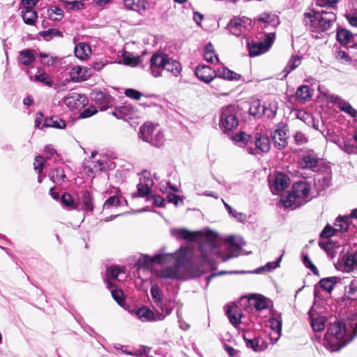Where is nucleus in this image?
Masks as SVG:
<instances>
[{
  "label": "nucleus",
  "mask_w": 357,
  "mask_h": 357,
  "mask_svg": "<svg viewBox=\"0 0 357 357\" xmlns=\"http://www.w3.org/2000/svg\"><path fill=\"white\" fill-rule=\"evenodd\" d=\"M347 335L348 330L345 325L340 321H335L330 324L325 334L326 347H330L332 351L341 349L351 340Z\"/></svg>",
  "instance_id": "f257e3e1"
},
{
  "label": "nucleus",
  "mask_w": 357,
  "mask_h": 357,
  "mask_svg": "<svg viewBox=\"0 0 357 357\" xmlns=\"http://www.w3.org/2000/svg\"><path fill=\"white\" fill-rule=\"evenodd\" d=\"M310 191V184L305 181H298L294 184L291 191L282 195L281 202L285 208L296 209L307 202L306 198Z\"/></svg>",
  "instance_id": "f03ea898"
},
{
  "label": "nucleus",
  "mask_w": 357,
  "mask_h": 357,
  "mask_svg": "<svg viewBox=\"0 0 357 357\" xmlns=\"http://www.w3.org/2000/svg\"><path fill=\"white\" fill-rule=\"evenodd\" d=\"M304 21L307 25L326 32L330 31L336 21V15L332 11L314 12L304 13Z\"/></svg>",
  "instance_id": "7ed1b4c3"
},
{
  "label": "nucleus",
  "mask_w": 357,
  "mask_h": 357,
  "mask_svg": "<svg viewBox=\"0 0 357 357\" xmlns=\"http://www.w3.org/2000/svg\"><path fill=\"white\" fill-rule=\"evenodd\" d=\"M219 126L224 133L234 131L239 124V109L236 105H229L220 109Z\"/></svg>",
  "instance_id": "20e7f679"
},
{
  "label": "nucleus",
  "mask_w": 357,
  "mask_h": 357,
  "mask_svg": "<svg viewBox=\"0 0 357 357\" xmlns=\"http://www.w3.org/2000/svg\"><path fill=\"white\" fill-rule=\"evenodd\" d=\"M219 246L218 236L215 232L208 231L204 234L202 242L199 246L203 261L212 266L209 257L211 254H218L217 249Z\"/></svg>",
  "instance_id": "39448f33"
},
{
  "label": "nucleus",
  "mask_w": 357,
  "mask_h": 357,
  "mask_svg": "<svg viewBox=\"0 0 357 357\" xmlns=\"http://www.w3.org/2000/svg\"><path fill=\"white\" fill-rule=\"evenodd\" d=\"M167 54L162 52H155L150 59L149 72L154 77L162 76L167 61Z\"/></svg>",
  "instance_id": "423d86ee"
},
{
  "label": "nucleus",
  "mask_w": 357,
  "mask_h": 357,
  "mask_svg": "<svg viewBox=\"0 0 357 357\" xmlns=\"http://www.w3.org/2000/svg\"><path fill=\"white\" fill-rule=\"evenodd\" d=\"M153 310L154 312L146 307H143L139 308L136 314L141 321L146 322L162 321L172 313L170 308L167 310V313L159 311L157 309H153Z\"/></svg>",
  "instance_id": "0eeeda50"
},
{
  "label": "nucleus",
  "mask_w": 357,
  "mask_h": 357,
  "mask_svg": "<svg viewBox=\"0 0 357 357\" xmlns=\"http://www.w3.org/2000/svg\"><path fill=\"white\" fill-rule=\"evenodd\" d=\"M151 295L153 298V308L167 313V310L170 308L172 310L170 301L163 299V295L161 289L157 284H154L151 288Z\"/></svg>",
  "instance_id": "6e6552de"
},
{
  "label": "nucleus",
  "mask_w": 357,
  "mask_h": 357,
  "mask_svg": "<svg viewBox=\"0 0 357 357\" xmlns=\"http://www.w3.org/2000/svg\"><path fill=\"white\" fill-rule=\"evenodd\" d=\"M255 148L247 147L246 150L249 154H257V151L262 153H267L271 148L269 137L266 135H262L259 132H257L255 135Z\"/></svg>",
  "instance_id": "1a4fd4ad"
},
{
  "label": "nucleus",
  "mask_w": 357,
  "mask_h": 357,
  "mask_svg": "<svg viewBox=\"0 0 357 357\" xmlns=\"http://www.w3.org/2000/svg\"><path fill=\"white\" fill-rule=\"evenodd\" d=\"M86 102L87 99L84 95L74 91L68 93L63 98L64 104L71 110L84 107Z\"/></svg>",
  "instance_id": "9d476101"
},
{
  "label": "nucleus",
  "mask_w": 357,
  "mask_h": 357,
  "mask_svg": "<svg viewBox=\"0 0 357 357\" xmlns=\"http://www.w3.org/2000/svg\"><path fill=\"white\" fill-rule=\"evenodd\" d=\"M275 35H266L264 40L262 42L253 43L252 45H250V43H248L249 55L250 56H256L267 52L271 47Z\"/></svg>",
  "instance_id": "9b49d317"
},
{
  "label": "nucleus",
  "mask_w": 357,
  "mask_h": 357,
  "mask_svg": "<svg viewBox=\"0 0 357 357\" xmlns=\"http://www.w3.org/2000/svg\"><path fill=\"white\" fill-rule=\"evenodd\" d=\"M173 256L172 255L167 254H158L151 257L149 255H142L141 256L137 261V265L138 268H148L153 263H158V264H164L165 263L168 259L172 258Z\"/></svg>",
  "instance_id": "f8f14e48"
},
{
  "label": "nucleus",
  "mask_w": 357,
  "mask_h": 357,
  "mask_svg": "<svg viewBox=\"0 0 357 357\" xmlns=\"http://www.w3.org/2000/svg\"><path fill=\"white\" fill-rule=\"evenodd\" d=\"M336 37L337 41L342 45H344L347 50L357 49V38H355L350 31L339 29L337 30Z\"/></svg>",
  "instance_id": "ddd939ff"
},
{
  "label": "nucleus",
  "mask_w": 357,
  "mask_h": 357,
  "mask_svg": "<svg viewBox=\"0 0 357 357\" xmlns=\"http://www.w3.org/2000/svg\"><path fill=\"white\" fill-rule=\"evenodd\" d=\"M319 158L313 151L305 153L301 158L298 165L301 169L315 171L318 166Z\"/></svg>",
  "instance_id": "4468645a"
},
{
  "label": "nucleus",
  "mask_w": 357,
  "mask_h": 357,
  "mask_svg": "<svg viewBox=\"0 0 357 357\" xmlns=\"http://www.w3.org/2000/svg\"><path fill=\"white\" fill-rule=\"evenodd\" d=\"M91 98L100 110H105L112 104V98L109 94L100 91H93Z\"/></svg>",
  "instance_id": "2eb2a0df"
},
{
  "label": "nucleus",
  "mask_w": 357,
  "mask_h": 357,
  "mask_svg": "<svg viewBox=\"0 0 357 357\" xmlns=\"http://www.w3.org/2000/svg\"><path fill=\"white\" fill-rule=\"evenodd\" d=\"M329 100L337 105V107L342 112L348 114L352 117L357 116V110L354 109L349 102L345 101L341 97L336 95H330Z\"/></svg>",
  "instance_id": "dca6fc26"
},
{
  "label": "nucleus",
  "mask_w": 357,
  "mask_h": 357,
  "mask_svg": "<svg viewBox=\"0 0 357 357\" xmlns=\"http://www.w3.org/2000/svg\"><path fill=\"white\" fill-rule=\"evenodd\" d=\"M287 126L281 125L273 132L272 138L274 140V145L278 149H282L286 146L287 144Z\"/></svg>",
  "instance_id": "f3484780"
},
{
  "label": "nucleus",
  "mask_w": 357,
  "mask_h": 357,
  "mask_svg": "<svg viewBox=\"0 0 357 357\" xmlns=\"http://www.w3.org/2000/svg\"><path fill=\"white\" fill-rule=\"evenodd\" d=\"M195 75L199 80L208 84L216 77V71L208 66H198Z\"/></svg>",
  "instance_id": "a211bd4d"
},
{
  "label": "nucleus",
  "mask_w": 357,
  "mask_h": 357,
  "mask_svg": "<svg viewBox=\"0 0 357 357\" xmlns=\"http://www.w3.org/2000/svg\"><path fill=\"white\" fill-rule=\"evenodd\" d=\"M246 20L244 18L234 17L227 26L231 34L236 36H242L246 30Z\"/></svg>",
  "instance_id": "6ab92c4d"
},
{
  "label": "nucleus",
  "mask_w": 357,
  "mask_h": 357,
  "mask_svg": "<svg viewBox=\"0 0 357 357\" xmlns=\"http://www.w3.org/2000/svg\"><path fill=\"white\" fill-rule=\"evenodd\" d=\"M270 328L272 332L270 333V340L272 344H275L281 336L282 320L281 316L272 317L269 320Z\"/></svg>",
  "instance_id": "aec40b11"
},
{
  "label": "nucleus",
  "mask_w": 357,
  "mask_h": 357,
  "mask_svg": "<svg viewBox=\"0 0 357 357\" xmlns=\"http://www.w3.org/2000/svg\"><path fill=\"white\" fill-rule=\"evenodd\" d=\"M289 178L287 175L282 173H278L270 188L273 194L278 195L283 191L289 184Z\"/></svg>",
  "instance_id": "412c9836"
},
{
  "label": "nucleus",
  "mask_w": 357,
  "mask_h": 357,
  "mask_svg": "<svg viewBox=\"0 0 357 357\" xmlns=\"http://www.w3.org/2000/svg\"><path fill=\"white\" fill-rule=\"evenodd\" d=\"M178 261H176V263L172 266H167L164 268H162L157 273V276L160 278L165 279V280H176L179 278V266L178 264Z\"/></svg>",
  "instance_id": "4be33fe9"
},
{
  "label": "nucleus",
  "mask_w": 357,
  "mask_h": 357,
  "mask_svg": "<svg viewBox=\"0 0 357 357\" xmlns=\"http://www.w3.org/2000/svg\"><path fill=\"white\" fill-rule=\"evenodd\" d=\"M91 75L90 69L80 66L73 67L70 72L71 79L76 82L86 80Z\"/></svg>",
  "instance_id": "5701e85b"
},
{
  "label": "nucleus",
  "mask_w": 357,
  "mask_h": 357,
  "mask_svg": "<svg viewBox=\"0 0 357 357\" xmlns=\"http://www.w3.org/2000/svg\"><path fill=\"white\" fill-rule=\"evenodd\" d=\"M310 322L312 328L315 332L321 331L324 327L327 320L325 316L317 315L314 310L310 309L308 312Z\"/></svg>",
  "instance_id": "b1692460"
},
{
  "label": "nucleus",
  "mask_w": 357,
  "mask_h": 357,
  "mask_svg": "<svg viewBox=\"0 0 357 357\" xmlns=\"http://www.w3.org/2000/svg\"><path fill=\"white\" fill-rule=\"evenodd\" d=\"M343 269L346 272H351L357 268V251L348 252L342 257Z\"/></svg>",
  "instance_id": "393cba45"
},
{
  "label": "nucleus",
  "mask_w": 357,
  "mask_h": 357,
  "mask_svg": "<svg viewBox=\"0 0 357 357\" xmlns=\"http://www.w3.org/2000/svg\"><path fill=\"white\" fill-rule=\"evenodd\" d=\"M249 303L253 305L257 311H261L272 306L271 300L263 296H255L249 299Z\"/></svg>",
  "instance_id": "a878e982"
},
{
  "label": "nucleus",
  "mask_w": 357,
  "mask_h": 357,
  "mask_svg": "<svg viewBox=\"0 0 357 357\" xmlns=\"http://www.w3.org/2000/svg\"><path fill=\"white\" fill-rule=\"evenodd\" d=\"M49 176L50 180L56 185H61L67 183L68 178L64 172L63 167H56L53 169L50 173Z\"/></svg>",
  "instance_id": "bb28decb"
},
{
  "label": "nucleus",
  "mask_w": 357,
  "mask_h": 357,
  "mask_svg": "<svg viewBox=\"0 0 357 357\" xmlns=\"http://www.w3.org/2000/svg\"><path fill=\"white\" fill-rule=\"evenodd\" d=\"M172 233L178 239H183L190 242L195 241L199 234V232H192L186 229H174Z\"/></svg>",
  "instance_id": "cd10ccee"
},
{
  "label": "nucleus",
  "mask_w": 357,
  "mask_h": 357,
  "mask_svg": "<svg viewBox=\"0 0 357 357\" xmlns=\"http://www.w3.org/2000/svg\"><path fill=\"white\" fill-rule=\"evenodd\" d=\"M215 71L216 77L223 78L225 79L230 81H239L242 78L240 74H238L226 67L219 68Z\"/></svg>",
  "instance_id": "c85d7f7f"
},
{
  "label": "nucleus",
  "mask_w": 357,
  "mask_h": 357,
  "mask_svg": "<svg viewBox=\"0 0 357 357\" xmlns=\"http://www.w3.org/2000/svg\"><path fill=\"white\" fill-rule=\"evenodd\" d=\"M226 314L229 319V321L236 326L242 317V314L240 312V309L237 305L228 306L226 310Z\"/></svg>",
  "instance_id": "c756f323"
},
{
  "label": "nucleus",
  "mask_w": 357,
  "mask_h": 357,
  "mask_svg": "<svg viewBox=\"0 0 357 357\" xmlns=\"http://www.w3.org/2000/svg\"><path fill=\"white\" fill-rule=\"evenodd\" d=\"M167 72L170 73L173 76L178 77L182 70L181 64L167 56V61L165 64V70Z\"/></svg>",
  "instance_id": "7c9ffc66"
},
{
  "label": "nucleus",
  "mask_w": 357,
  "mask_h": 357,
  "mask_svg": "<svg viewBox=\"0 0 357 357\" xmlns=\"http://www.w3.org/2000/svg\"><path fill=\"white\" fill-rule=\"evenodd\" d=\"M122 273H124V271L123 268L119 266H110L107 268L105 273V282H107V287L109 289H111L113 287V284L110 280L117 279L118 275Z\"/></svg>",
  "instance_id": "2f4dec72"
},
{
  "label": "nucleus",
  "mask_w": 357,
  "mask_h": 357,
  "mask_svg": "<svg viewBox=\"0 0 357 357\" xmlns=\"http://www.w3.org/2000/svg\"><path fill=\"white\" fill-rule=\"evenodd\" d=\"M125 6L138 13L144 11L147 8V3L144 0H123Z\"/></svg>",
  "instance_id": "473e14b6"
},
{
  "label": "nucleus",
  "mask_w": 357,
  "mask_h": 357,
  "mask_svg": "<svg viewBox=\"0 0 357 357\" xmlns=\"http://www.w3.org/2000/svg\"><path fill=\"white\" fill-rule=\"evenodd\" d=\"M34 50H24L20 52L18 56L19 62L26 66H30L35 61V56L33 55Z\"/></svg>",
  "instance_id": "72a5a7b5"
},
{
  "label": "nucleus",
  "mask_w": 357,
  "mask_h": 357,
  "mask_svg": "<svg viewBox=\"0 0 357 357\" xmlns=\"http://www.w3.org/2000/svg\"><path fill=\"white\" fill-rule=\"evenodd\" d=\"M278 109L277 102L275 100H268L264 103L262 106V114L269 119L273 118Z\"/></svg>",
  "instance_id": "f704fd0d"
},
{
  "label": "nucleus",
  "mask_w": 357,
  "mask_h": 357,
  "mask_svg": "<svg viewBox=\"0 0 357 357\" xmlns=\"http://www.w3.org/2000/svg\"><path fill=\"white\" fill-rule=\"evenodd\" d=\"M155 132V128L151 123H146L140 128L139 137L144 142H149Z\"/></svg>",
  "instance_id": "c9c22d12"
},
{
  "label": "nucleus",
  "mask_w": 357,
  "mask_h": 357,
  "mask_svg": "<svg viewBox=\"0 0 357 357\" xmlns=\"http://www.w3.org/2000/svg\"><path fill=\"white\" fill-rule=\"evenodd\" d=\"M340 280V278L337 277L322 278L319 282V286L320 288L330 293L333 289L335 284Z\"/></svg>",
  "instance_id": "e433bc0d"
},
{
  "label": "nucleus",
  "mask_w": 357,
  "mask_h": 357,
  "mask_svg": "<svg viewBox=\"0 0 357 357\" xmlns=\"http://www.w3.org/2000/svg\"><path fill=\"white\" fill-rule=\"evenodd\" d=\"M74 53L76 57L86 59L91 53V47L84 43H80L75 47Z\"/></svg>",
  "instance_id": "4c0bfd02"
},
{
  "label": "nucleus",
  "mask_w": 357,
  "mask_h": 357,
  "mask_svg": "<svg viewBox=\"0 0 357 357\" xmlns=\"http://www.w3.org/2000/svg\"><path fill=\"white\" fill-rule=\"evenodd\" d=\"M43 127L64 128L66 127V122L59 116H52L45 119Z\"/></svg>",
  "instance_id": "58836bf2"
},
{
  "label": "nucleus",
  "mask_w": 357,
  "mask_h": 357,
  "mask_svg": "<svg viewBox=\"0 0 357 357\" xmlns=\"http://www.w3.org/2000/svg\"><path fill=\"white\" fill-rule=\"evenodd\" d=\"M81 199L82 202V209L85 211H93L94 208L93 199L89 191L85 190L82 192Z\"/></svg>",
  "instance_id": "ea45409f"
},
{
  "label": "nucleus",
  "mask_w": 357,
  "mask_h": 357,
  "mask_svg": "<svg viewBox=\"0 0 357 357\" xmlns=\"http://www.w3.org/2000/svg\"><path fill=\"white\" fill-rule=\"evenodd\" d=\"M345 296L351 301H357V278L352 279L345 287Z\"/></svg>",
  "instance_id": "a19ab883"
},
{
  "label": "nucleus",
  "mask_w": 357,
  "mask_h": 357,
  "mask_svg": "<svg viewBox=\"0 0 357 357\" xmlns=\"http://www.w3.org/2000/svg\"><path fill=\"white\" fill-rule=\"evenodd\" d=\"M333 142H335L340 149L348 154L357 153V146L354 144H350L344 139L333 140Z\"/></svg>",
  "instance_id": "79ce46f5"
},
{
  "label": "nucleus",
  "mask_w": 357,
  "mask_h": 357,
  "mask_svg": "<svg viewBox=\"0 0 357 357\" xmlns=\"http://www.w3.org/2000/svg\"><path fill=\"white\" fill-rule=\"evenodd\" d=\"M132 107L130 105H123L117 107L112 112L113 115L117 119H125L132 114Z\"/></svg>",
  "instance_id": "37998d69"
},
{
  "label": "nucleus",
  "mask_w": 357,
  "mask_h": 357,
  "mask_svg": "<svg viewBox=\"0 0 357 357\" xmlns=\"http://www.w3.org/2000/svg\"><path fill=\"white\" fill-rule=\"evenodd\" d=\"M22 17L24 22L29 25L35 23L37 18V13L33 8H24L22 10Z\"/></svg>",
  "instance_id": "c03bdc74"
},
{
  "label": "nucleus",
  "mask_w": 357,
  "mask_h": 357,
  "mask_svg": "<svg viewBox=\"0 0 357 357\" xmlns=\"http://www.w3.org/2000/svg\"><path fill=\"white\" fill-rule=\"evenodd\" d=\"M204 58L206 61L211 63H213L215 61H218V55L215 54L213 46L211 43H208L205 46Z\"/></svg>",
  "instance_id": "a18cd8bd"
},
{
  "label": "nucleus",
  "mask_w": 357,
  "mask_h": 357,
  "mask_svg": "<svg viewBox=\"0 0 357 357\" xmlns=\"http://www.w3.org/2000/svg\"><path fill=\"white\" fill-rule=\"evenodd\" d=\"M350 222V218L348 216H338L335 222L334 223L336 228L337 231L344 232L349 229Z\"/></svg>",
  "instance_id": "49530a36"
},
{
  "label": "nucleus",
  "mask_w": 357,
  "mask_h": 357,
  "mask_svg": "<svg viewBox=\"0 0 357 357\" xmlns=\"http://www.w3.org/2000/svg\"><path fill=\"white\" fill-rule=\"evenodd\" d=\"M301 58L298 56H293L289 59L287 66L284 69V72L285 73V75L287 76L290 72L296 69L298 67L301 63Z\"/></svg>",
  "instance_id": "de8ad7c7"
},
{
  "label": "nucleus",
  "mask_w": 357,
  "mask_h": 357,
  "mask_svg": "<svg viewBox=\"0 0 357 357\" xmlns=\"http://www.w3.org/2000/svg\"><path fill=\"white\" fill-rule=\"evenodd\" d=\"M47 14L49 17L54 21L61 20L63 17V11L59 6H52L48 8Z\"/></svg>",
  "instance_id": "09e8293b"
},
{
  "label": "nucleus",
  "mask_w": 357,
  "mask_h": 357,
  "mask_svg": "<svg viewBox=\"0 0 357 357\" xmlns=\"http://www.w3.org/2000/svg\"><path fill=\"white\" fill-rule=\"evenodd\" d=\"M262 106L261 105L260 100L259 99L254 100L251 102L249 113L250 115L254 116H261L262 115Z\"/></svg>",
  "instance_id": "8fccbe9b"
},
{
  "label": "nucleus",
  "mask_w": 357,
  "mask_h": 357,
  "mask_svg": "<svg viewBox=\"0 0 357 357\" xmlns=\"http://www.w3.org/2000/svg\"><path fill=\"white\" fill-rule=\"evenodd\" d=\"M222 202L225 207L226 208L227 212L229 213V214L231 215V216H233L234 218H235L238 221H239L241 222H243L246 220L245 214L236 211L235 210H234L232 208L231 206H230L227 203H226L224 201V199H222Z\"/></svg>",
  "instance_id": "3c124183"
},
{
  "label": "nucleus",
  "mask_w": 357,
  "mask_h": 357,
  "mask_svg": "<svg viewBox=\"0 0 357 357\" xmlns=\"http://www.w3.org/2000/svg\"><path fill=\"white\" fill-rule=\"evenodd\" d=\"M45 162V160H43L42 156L37 155L35 158V162L33 163V165H34V169L38 174V183H42L43 179L44 178V176H41L40 174L43 171V168Z\"/></svg>",
  "instance_id": "603ef678"
},
{
  "label": "nucleus",
  "mask_w": 357,
  "mask_h": 357,
  "mask_svg": "<svg viewBox=\"0 0 357 357\" xmlns=\"http://www.w3.org/2000/svg\"><path fill=\"white\" fill-rule=\"evenodd\" d=\"M164 142L165 139L163 133L161 131L158 130L153 133V136L151 137V140L149 141V143L152 146L159 148L162 146Z\"/></svg>",
  "instance_id": "864d4df0"
},
{
  "label": "nucleus",
  "mask_w": 357,
  "mask_h": 357,
  "mask_svg": "<svg viewBox=\"0 0 357 357\" xmlns=\"http://www.w3.org/2000/svg\"><path fill=\"white\" fill-rule=\"evenodd\" d=\"M40 35L45 40H50L54 36H57V37L63 36L62 32L56 29H49L48 30L41 31V32H40Z\"/></svg>",
  "instance_id": "5fc2aeb1"
},
{
  "label": "nucleus",
  "mask_w": 357,
  "mask_h": 357,
  "mask_svg": "<svg viewBox=\"0 0 357 357\" xmlns=\"http://www.w3.org/2000/svg\"><path fill=\"white\" fill-rule=\"evenodd\" d=\"M29 78L32 81L40 82L45 85L51 86L52 81L51 78L45 73L35 75L34 76L29 75Z\"/></svg>",
  "instance_id": "6e6d98bb"
},
{
  "label": "nucleus",
  "mask_w": 357,
  "mask_h": 357,
  "mask_svg": "<svg viewBox=\"0 0 357 357\" xmlns=\"http://www.w3.org/2000/svg\"><path fill=\"white\" fill-rule=\"evenodd\" d=\"M250 135L245 134V132H241L236 134L233 137V140L236 143L239 144L240 146H245L249 140L250 139Z\"/></svg>",
  "instance_id": "4d7b16f0"
},
{
  "label": "nucleus",
  "mask_w": 357,
  "mask_h": 357,
  "mask_svg": "<svg viewBox=\"0 0 357 357\" xmlns=\"http://www.w3.org/2000/svg\"><path fill=\"white\" fill-rule=\"evenodd\" d=\"M284 251H282V255L278 258V259L275 261L268 262L264 266L261 267L259 268L256 272L259 273L260 270H265L268 272H271L275 269L276 268L280 266V264L282 261V257L284 255Z\"/></svg>",
  "instance_id": "13d9d810"
},
{
  "label": "nucleus",
  "mask_w": 357,
  "mask_h": 357,
  "mask_svg": "<svg viewBox=\"0 0 357 357\" xmlns=\"http://www.w3.org/2000/svg\"><path fill=\"white\" fill-rule=\"evenodd\" d=\"M296 97L303 100H306L310 98V88L307 85H302L297 89L296 92Z\"/></svg>",
  "instance_id": "bf43d9fd"
},
{
  "label": "nucleus",
  "mask_w": 357,
  "mask_h": 357,
  "mask_svg": "<svg viewBox=\"0 0 357 357\" xmlns=\"http://www.w3.org/2000/svg\"><path fill=\"white\" fill-rule=\"evenodd\" d=\"M61 2L66 8L73 10H80L84 6V3L80 1H68L66 0H62Z\"/></svg>",
  "instance_id": "052dcab7"
},
{
  "label": "nucleus",
  "mask_w": 357,
  "mask_h": 357,
  "mask_svg": "<svg viewBox=\"0 0 357 357\" xmlns=\"http://www.w3.org/2000/svg\"><path fill=\"white\" fill-rule=\"evenodd\" d=\"M243 340L245 342L247 347L252 349L255 351H259L262 350L259 347V338L255 337L254 339H248L245 335H243Z\"/></svg>",
  "instance_id": "680f3d73"
},
{
  "label": "nucleus",
  "mask_w": 357,
  "mask_h": 357,
  "mask_svg": "<svg viewBox=\"0 0 357 357\" xmlns=\"http://www.w3.org/2000/svg\"><path fill=\"white\" fill-rule=\"evenodd\" d=\"M39 56L41 59L40 62L43 65H47L49 66H53L58 59L56 56H50L49 54L43 52L39 54Z\"/></svg>",
  "instance_id": "e2e57ef3"
},
{
  "label": "nucleus",
  "mask_w": 357,
  "mask_h": 357,
  "mask_svg": "<svg viewBox=\"0 0 357 357\" xmlns=\"http://www.w3.org/2000/svg\"><path fill=\"white\" fill-rule=\"evenodd\" d=\"M151 348L146 346H141L140 348L135 351H125L126 354L136 356V357H143L146 356L149 357L148 354L151 351Z\"/></svg>",
  "instance_id": "0e129e2a"
},
{
  "label": "nucleus",
  "mask_w": 357,
  "mask_h": 357,
  "mask_svg": "<svg viewBox=\"0 0 357 357\" xmlns=\"http://www.w3.org/2000/svg\"><path fill=\"white\" fill-rule=\"evenodd\" d=\"M336 59L343 64H349L352 61L351 57L345 51L340 50L337 52Z\"/></svg>",
  "instance_id": "69168bd1"
},
{
  "label": "nucleus",
  "mask_w": 357,
  "mask_h": 357,
  "mask_svg": "<svg viewBox=\"0 0 357 357\" xmlns=\"http://www.w3.org/2000/svg\"><path fill=\"white\" fill-rule=\"evenodd\" d=\"M314 184L317 185L321 190H324L330 185L331 177L329 176H324L321 179L318 177L315 178Z\"/></svg>",
  "instance_id": "338daca9"
},
{
  "label": "nucleus",
  "mask_w": 357,
  "mask_h": 357,
  "mask_svg": "<svg viewBox=\"0 0 357 357\" xmlns=\"http://www.w3.org/2000/svg\"><path fill=\"white\" fill-rule=\"evenodd\" d=\"M336 231V229L333 228L332 226L328 224L321 232L320 237L322 238H329L330 237L334 236Z\"/></svg>",
  "instance_id": "774afa93"
}]
</instances>
